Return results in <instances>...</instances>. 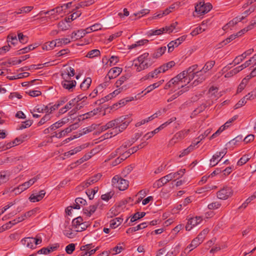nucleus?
Segmentation results:
<instances>
[{
  "instance_id": "42",
  "label": "nucleus",
  "mask_w": 256,
  "mask_h": 256,
  "mask_svg": "<svg viewBox=\"0 0 256 256\" xmlns=\"http://www.w3.org/2000/svg\"><path fill=\"white\" fill-rule=\"evenodd\" d=\"M82 150V148L80 146H78L68 152H67L64 153V156L66 157H70L71 156H72L77 152H80Z\"/></svg>"
},
{
  "instance_id": "5",
  "label": "nucleus",
  "mask_w": 256,
  "mask_h": 256,
  "mask_svg": "<svg viewBox=\"0 0 256 256\" xmlns=\"http://www.w3.org/2000/svg\"><path fill=\"white\" fill-rule=\"evenodd\" d=\"M212 8V5L210 3L204 4L200 2L195 6V12L200 16L208 13Z\"/></svg>"
},
{
  "instance_id": "57",
  "label": "nucleus",
  "mask_w": 256,
  "mask_h": 256,
  "mask_svg": "<svg viewBox=\"0 0 256 256\" xmlns=\"http://www.w3.org/2000/svg\"><path fill=\"white\" fill-rule=\"evenodd\" d=\"M164 32V28H162L158 30H151L149 32V35L150 36H154V35H160L163 33Z\"/></svg>"
},
{
  "instance_id": "45",
  "label": "nucleus",
  "mask_w": 256,
  "mask_h": 256,
  "mask_svg": "<svg viewBox=\"0 0 256 256\" xmlns=\"http://www.w3.org/2000/svg\"><path fill=\"white\" fill-rule=\"evenodd\" d=\"M100 51L98 50L94 49L90 51L86 54V57L89 58H93L100 56Z\"/></svg>"
},
{
  "instance_id": "6",
  "label": "nucleus",
  "mask_w": 256,
  "mask_h": 256,
  "mask_svg": "<svg viewBox=\"0 0 256 256\" xmlns=\"http://www.w3.org/2000/svg\"><path fill=\"white\" fill-rule=\"evenodd\" d=\"M233 194L232 188L228 186H224L216 192V196L220 200H226Z\"/></svg>"
},
{
  "instance_id": "28",
  "label": "nucleus",
  "mask_w": 256,
  "mask_h": 256,
  "mask_svg": "<svg viewBox=\"0 0 256 256\" xmlns=\"http://www.w3.org/2000/svg\"><path fill=\"white\" fill-rule=\"evenodd\" d=\"M57 246L43 248L38 252V254H48L56 250Z\"/></svg>"
},
{
  "instance_id": "24",
  "label": "nucleus",
  "mask_w": 256,
  "mask_h": 256,
  "mask_svg": "<svg viewBox=\"0 0 256 256\" xmlns=\"http://www.w3.org/2000/svg\"><path fill=\"white\" fill-rule=\"evenodd\" d=\"M6 42L8 44H12V45H16L18 42L16 36L15 34H10L6 38Z\"/></svg>"
},
{
  "instance_id": "31",
  "label": "nucleus",
  "mask_w": 256,
  "mask_h": 256,
  "mask_svg": "<svg viewBox=\"0 0 256 256\" xmlns=\"http://www.w3.org/2000/svg\"><path fill=\"white\" fill-rule=\"evenodd\" d=\"M146 215V212H137L135 213L130 218V222H133L138 220H139Z\"/></svg>"
},
{
  "instance_id": "61",
  "label": "nucleus",
  "mask_w": 256,
  "mask_h": 256,
  "mask_svg": "<svg viewBox=\"0 0 256 256\" xmlns=\"http://www.w3.org/2000/svg\"><path fill=\"white\" fill-rule=\"evenodd\" d=\"M70 132V129H68V128L64 130L60 131L58 134H56V136L58 138H61L64 136L65 134Z\"/></svg>"
},
{
  "instance_id": "43",
  "label": "nucleus",
  "mask_w": 256,
  "mask_h": 256,
  "mask_svg": "<svg viewBox=\"0 0 256 256\" xmlns=\"http://www.w3.org/2000/svg\"><path fill=\"white\" fill-rule=\"evenodd\" d=\"M249 154H245L243 156L238 162L237 164L239 166H242L245 164L250 159Z\"/></svg>"
},
{
  "instance_id": "35",
  "label": "nucleus",
  "mask_w": 256,
  "mask_h": 256,
  "mask_svg": "<svg viewBox=\"0 0 256 256\" xmlns=\"http://www.w3.org/2000/svg\"><path fill=\"white\" fill-rule=\"evenodd\" d=\"M9 175L7 172L2 171L0 172V185L6 182L8 180Z\"/></svg>"
},
{
  "instance_id": "51",
  "label": "nucleus",
  "mask_w": 256,
  "mask_h": 256,
  "mask_svg": "<svg viewBox=\"0 0 256 256\" xmlns=\"http://www.w3.org/2000/svg\"><path fill=\"white\" fill-rule=\"evenodd\" d=\"M177 25L178 22H176L168 26H166L165 28H164V32H168V33L172 32L174 29H176Z\"/></svg>"
},
{
  "instance_id": "27",
  "label": "nucleus",
  "mask_w": 256,
  "mask_h": 256,
  "mask_svg": "<svg viewBox=\"0 0 256 256\" xmlns=\"http://www.w3.org/2000/svg\"><path fill=\"white\" fill-rule=\"evenodd\" d=\"M123 219L120 217L116 218L110 222V226L112 228L118 227L122 222Z\"/></svg>"
},
{
  "instance_id": "63",
  "label": "nucleus",
  "mask_w": 256,
  "mask_h": 256,
  "mask_svg": "<svg viewBox=\"0 0 256 256\" xmlns=\"http://www.w3.org/2000/svg\"><path fill=\"white\" fill-rule=\"evenodd\" d=\"M119 60L118 57L116 56H112L108 60V62L110 66L115 65Z\"/></svg>"
},
{
  "instance_id": "18",
  "label": "nucleus",
  "mask_w": 256,
  "mask_h": 256,
  "mask_svg": "<svg viewBox=\"0 0 256 256\" xmlns=\"http://www.w3.org/2000/svg\"><path fill=\"white\" fill-rule=\"evenodd\" d=\"M74 70L72 67H68V68L66 69V71L62 73L61 76L62 78L70 79V77L74 76Z\"/></svg>"
},
{
  "instance_id": "2",
  "label": "nucleus",
  "mask_w": 256,
  "mask_h": 256,
  "mask_svg": "<svg viewBox=\"0 0 256 256\" xmlns=\"http://www.w3.org/2000/svg\"><path fill=\"white\" fill-rule=\"evenodd\" d=\"M148 52H145L134 60L132 66L138 72H141L150 67L154 63Z\"/></svg>"
},
{
  "instance_id": "29",
  "label": "nucleus",
  "mask_w": 256,
  "mask_h": 256,
  "mask_svg": "<svg viewBox=\"0 0 256 256\" xmlns=\"http://www.w3.org/2000/svg\"><path fill=\"white\" fill-rule=\"evenodd\" d=\"M33 8L34 7L32 6H24L19 8L17 11L14 12V13L16 14L28 13L33 9Z\"/></svg>"
},
{
  "instance_id": "41",
  "label": "nucleus",
  "mask_w": 256,
  "mask_h": 256,
  "mask_svg": "<svg viewBox=\"0 0 256 256\" xmlns=\"http://www.w3.org/2000/svg\"><path fill=\"white\" fill-rule=\"evenodd\" d=\"M82 221L83 220L82 218L80 216H78L72 220V226L76 228H79L80 226L83 223Z\"/></svg>"
},
{
  "instance_id": "56",
  "label": "nucleus",
  "mask_w": 256,
  "mask_h": 256,
  "mask_svg": "<svg viewBox=\"0 0 256 256\" xmlns=\"http://www.w3.org/2000/svg\"><path fill=\"white\" fill-rule=\"evenodd\" d=\"M238 118V115H235L233 117H232L230 119L228 120L223 126H221L222 128H224V130L226 128H228L230 124L236 120Z\"/></svg>"
},
{
  "instance_id": "11",
  "label": "nucleus",
  "mask_w": 256,
  "mask_h": 256,
  "mask_svg": "<svg viewBox=\"0 0 256 256\" xmlns=\"http://www.w3.org/2000/svg\"><path fill=\"white\" fill-rule=\"evenodd\" d=\"M204 72L202 70L200 71L196 72V78L192 84V86H196L198 84L202 82L206 79V77L204 75Z\"/></svg>"
},
{
  "instance_id": "26",
  "label": "nucleus",
  "mask_w": 256,
  "mask_h": 256,
  "mask_svg": "<svg viewBox=\"0 0 256 256\" xmlns=\"http://www.w3.org/2000/svg\"><path fill=\"white\" fill-rule=\"evenodd\" d=\"M92 83V80L90 78H87L80 84V88L83 90H86L88 88Z\"/></svg>"
},
{
  "instance_id": "10",
  "label": "nucleus",
  "mask_w": 256,
  "mask_h": 256,
  "mask_svg": "<svg viewBox=\"0 0 256 256\" xmlns=\"http://www.w3.org/2000/svg\"><path fill=\"white\" fill-rule=\"evenodd\" d=\"M122 72V68L120 67H114L109 70L106 78L108 76L110 80L114 78L119 76Z\"/></svg>"
},
{
  "instance_id": "47",
  "label": "nucleus",
  "mask_w": 256,
  "mask_h": 256,
  "mask_svg": "<svg viewBox=\"0 0 256 256\" xmlns=\"http://www.w3.org/2000/svg\"><path fill=\"white\" fill-rule=\"evenodd\" d=\"M187 37L186 35H184L180 38H178L174 40H172L174 44H175L176 47H178L184 41Z\"/></svg>"
},
{
  "instance_id": "23",
  "label": "nucleus",
  "mask_w": 256,
  "mask_h": 256,
  "mask_svg": "<svg viewBox=\"0 0 256 256\" xmlns=\"http://www.w3.org/2000/svg\"><path fill=\"white\" fill-rule=\"evenodd\" d=\"M195 145L194 144V142H192V144L186 148L179 155L180 158L183 157L184 156L188 154L190 152L192 151L195 147Z\"/></svg>"
},
{
  "instance_id": "37",
  "label": "nucleus",
  "mask_w": 256,
  "mask_h": 256,
  "mask_svg": "<svg viewBox=\"0 0 256 256\" xmlns=\"http://www.w3.org/2000/svg\"><path fill=\"white\" fill-rule=\"evenodd\" d=\"M255 10H256V4L252 5L250 7V8L248 10L244 11L242 14V16H240V18H242L244 20L245 18L248 16L250 14L254 12Z\"/></svg>"
},
{
  "instance_id": "39",
  "label": "nucleus",
  "mask_w": 256,
  "mask_h": 256,
  "mask_svg": "<svg viewBox=\"0 0 256 256\" xmlns=\"http://www.w3.org/2000/svg\"><path fill=\"white\" fill-rule=\"evenodd\" d=\"M32 184V182H30V180H28L22 184L18 186L17 188V189L20 191V192H22L24 191V190H26L28 188H30Z\"/></svg>"
},
{
  "instance_id": "59",
  "label": "nucleus",
  "mask_w": 256,
  "mask_h": 256,
  "mask_svg": "<svg viewBox=\"0 0 256 256\" xmlns=\"http://www.w3.org/2000/svg\"><path fill=\"white\" fill-rule=\"evenodd\" d=\"M204 31V28H202L201 26H198L192 31V32H190V34L192 36H195L202 32Z\"/></svg>"
},
{
  "instance_id": "46",
  "label": "nucleus",
  "mask_w": 256,
  "mask_h": 256,
  "mask_svg": "<svg viewBox=\"0 0 256 256\" xmlns=\"http://www.w3.org/2000/svg\"><path fill=\"white\" fill-rule=\"evenodd\" d=\"M237 35H234V34H232L230 35L228 38H226L220 44L222 46H225L227 44H228L230 43L231 41L233 40L235 38H236Z\"/></svg>"
},
{
  "instance_id": "48",
  "label": "nucleus",
  "mask_w": 256,
  "mask_h": 256,
  "mask_svg": "<svg viewBox=\"0 0 256 256\" xmlns=\"http://www.w3.org/2000/svg\"><path fill=\"white\" fill-rule=\"evenodd\" d=\"M221 206V204L218 202H214L208 206V209L210 210H215Z\"/></svg>"
},
{
  "instance_id": "34",
  "label": "nucleus",
  "mask_w": 256,
  "mask_h": 256,
  "mask_svg": "<svg viewBox=\"0 0 256 256\" xmlns=\"http://www.w3.org/2000/svg\"><path fill=\"white\" fill-rule=\"evenodd\" d=\"M148 40L144 39L140 40L138 42H136V43L132 44V45L129 46L128 49H132L136 48L137 46H142L148 42Z\"/></svg>"
},
{
  "instance_id": "53",
  "label": "nucleus",
  "mask_w": 256,
  "mask_h": 256,
  "mask_svg": "<svg viewBox=\"0 0 256 256\" xmlns=\"http://www.w3.org/2000/svg\"><path fill=\"white\" fill-rule=\"evenodd\" d=\"M58 42V46H62V44H66L70 42V40L69 38H62L56 39Z\"/></svg>"
},
{
  "instance_id": "13",
  "label": "nucleus",
  "mask_w": 256,
  "mask_h": 256,
  "mask_svg": "<svg viewBox=\"0 0 256 256\" xmlns=\"http://www.w3.org/2000/svg\"><path fill=\"white\" fill-rule=\"evenodd\" d=\"M46 194L44 190H41L38 194H32L29 198L31 202H34L42 200Z\"/></svg>"
},
{
  "instance_id": "8",
  "label": "nucleus",
  "mask_w": 256,
  "mask_h": 256,
  "mask_svg": "<svg viewBox=\"0 0 256 256\" xmlns=\"http://www.w3.org/2000/svg\"><path fill=\"white\" fill-rule=\"evenodd\" d=\"M202 220V219L200 216H196L190 218L186 226V230L188 231L191 230L193 227L200 224Z\"/></svg>"
},
{
  "instance_id": "44",
  "label": "nucleus",
  "mask_w": 256,
  "mask_h": 256,
  "mask_svg": "<svg viewBox=\"0 0 256 256\" xmlns=\"http://www.w3.org/2000/svg\"><path fill=\"white\" fill-rule=\"evenodd\" d=\"M82 14V12L80 11H77L72 14L69 18H66L65 19L66 22H70V20H74L77 18L79 17Z\"/></svg>"
},
{
  "instance_id": "16",
  "label": "nucleus",
  "mask_w": 256,
  "mask_h": 256,
  "mask_svg": "<svg viewBox=\"0 0 256 256\" xmlns=\"http://www.w3.org/2000/svg\"><path fill=\"white\" fill-rule=\"evenodd\" d=\"M166 46H162L156 49L152 54L153 58H158L160 57L166 52Z\"/></svg>"
},
{
  "instance_id": "58",
  "label": "nucleus",
  "mask_w": 256,
  "mask_h": 256,
  "mask_svg": "<svg viewBox=\"0 0 256 256\" xmlns=\"http://www.w3.org/2000/svg\"><path fill=\"white\" fill-rule=\"evenodd\" d=\"M75 250V244H70L66 247V252L68 254H72Z\"/></svg>"
},
{
  "instance_id": "9",
  "label": "nucleus",
  "mask_w": 256,
  "mask_h": 256,
  "mask_svg": "<svg viewBox=\"0 0 256 256\" xmlns=\"http://www.w3.org/2000/svg\"><path fill=\"white\" fill-rule=\"evenodd\" d=\"M62 87L70 92H72L73 88H75L76 82V80H70L69 78H62Z\"/></svg>"
},
{
  "instance_id": "1",
  "label": "nucleus",
  "mask_w": 256,
  "mask_h": 256,
  "mask_svg": "<svg viewBox=\"0 0 256 256\" xmlns=\"http://www.w3.org/2000/svg\"><path fill=\"white\" fill-rule=\"evenodd\" d=\"M132 118L128 116H120L107 122L106 125L108 129L112 128L110 137L116 136L123 132L132 122Z\"/></svg>"
},
{
  "instance_id": "25",
  "label": "nucleus",
  "mask_w": 256,
  "mask_h": 256,
  "mask_svg": "<svg viewBox=\"0 0 256 256\" xmlns=\"http://www.w3.org/2000/svg\"><path fill=\"white\" fill-rule=\"evenodd\" d=\"M172 84L178 85V88H184V84L182 82H180V80L178 79L177 76L171 79L166 85H168V86H170Z\"/></svg>"
},
{
  "instance_id": "52",
  "label": "nucleus",
  "mask_w": 256,
  "mask_h": 256,
  "mask_svg": "<svg viewBox=\"0 0 256 256\" xmlns=\"http://www.w3.org/2000/svg\"><path fill=\"white\" fill-rule=\"evenodd\" d=\"M67 22H66V19H64V20L60 22L58 24V28H60L62 30H67L69 27V26L66 24Z\"/></svg>"
},
{
  "instance_id": "3",
  "label": "nucleus",
  "mask_w": 256,
  "mask_h": 256,
  "mask_svg": "<svg viewBox=\"0 0 256 256\" xmlns=\"http://www.w3.org/2000/svg\"><path fill=\"white\" fill-rule=\"evenodd\" d=\"M185 172V169H180L177 172L170 173L156 180L153 184V187L160 188L173 179H178L181 178Z\"/></svg>"
},
{
  "instance_id": "20",
  "label": "nucleus",
  "mask_w": 256,
  "mask_h": 256,
  "mask_svg": "<svg viewBox=\"0 0 256 256\" xmlns=\"http://www.w3.org/2000/svg\"><path fill=\"white\" fill-rule=\"evenodd\" d=\"M36 48V46H34L32 44H30L28 46H26L24 48H22L18 50L16 52V53L15 54L16 55H20L22 54H24L26 53H27L29 52L30 51L34 50Z\"/></svg>"
},
{
  "instance_id": "60",
  "label": "nucleus",
  "mask_w": 256,
  "mask_h": 256,
  "mask_svg": "<svg viewBox=\"0 0 256 256\" xmlns=\"http://www.w3.org/2000/svg\"><path fill=\"white\" fill-rule=\"evenodd\" d=\"M32 124V122L30 120H27L25 122H22V124L20 126V130L29 128Z\"/></svg>"
},
{
  "instance_id": "40",
  "label": "nucleus",
  "mask_w": 256,
  "mask_h": 256,
  "mask_svg": "<svg viewBox=\"0 0 256 256\" xmlns=\"http://www.w3.org/2000/svg\"><path fill=\"white\" fill-rule=\"evenodd\" d=\"M215 64V61L214 60H210L206 62L202 70H204V72L206 73V72L211 70L212 67L214 66Z\"/></svg>"
},
{
  "instance_id": "36",
  "label": "nucleus",
  "mask_w": 256,
  "mask_h": 256,
  "mask_svg": "<svg viewBox=\"0 0 256 256\" xmlns=\"http://www.w3.org/2000/svg\"><path fill=\"white\" fill-rule=\"evenodd\" d=\"M175 65V62L174 61H170L165 64H164L160 66V70H162V72H164L168 70L169 68H172Z\"/></svg>"
},
{
  "instance_id": "54",
  "label": "nucleus",
  "mask_w": 256,
  "mask_h": 256,
  "mask_svg": "<svg viewBox=\"0 0 256 256\" xmlns=\"http://www.w3.org/2000/svg\"><path fill=\"white\" fill-rule=\"evenodd\" d=\"M247 84L246 78H244L240 84L238 86L237 89V93H239L242 92V90L246 86Z\"/></svg>"
},
{
  "instance_id": "62",
  "label": "nucleus",
  "mask_w": 256,
  "mask_h": 256,
  "mask_svg": "<svg viewBox=\"0 0 256 256\" xmlns=\"http://www.w3.org/2000/svg\"><path fill=\"white\" fill-rule=\"evenodd\" d=\"M128 78L126 76H122L115 83L116 88H119L126 80Z\"/></svg>"
},
{
  "instance_id": "22",
  "label": "nucleus",
  "mask_w": 256,
  "mask_h": 256,
  "mask_svg": "<svg viewBox=\"0 0 256 256\" xmlns=\"http://www.w3.org/2000/svg\"><path fill=\"white\" fill-rule=\"evenodd\" d=\"M190 132V129L188 130H180L175 134L178 136L179 140L180 141L182 140H183L186 136Z\"/></svg>"
},
{
  "instance_id": "4",
  "label": "nucleus",
  "mask_w": 256,
  "mask_h": 256,
  "mask_svg": "<svg viewBox=\"0 0 256 256\" xmlns=\"http://www.w3.org/2000/svg\"><path fill=\"white\" fill-rule=\"evenodd\" d=\"M112 182L113 186L118 188L120 190H124L128 186V180L116 175L112 178Z\"/></svg>"
},
{
  "instance_id": "38",
  "label": "nucleus",
  "mask_w": 256,
  "mask_h": 256,
  "mask_svg": "<svg viewBox=\"0 0 256 256\" xmlns=\"http://www.w3.org/2000/svg\"><path fill=\"white\" fill-rule=\"evenodd\" d=\"M98 187H94L92 189H88L86 190V194L90 200H91L94 198V196L98 192Z\"/></svg>"
},
{
  "instance_id": "21",
  "label": "nucleus",
  "mask_w": 256,
  "mask_h": 256,
  "mask_svg": "<svg viewBox=\"0 0 256 256\" xmlns=\"http://www.w3.org/2000/svg\"><path fill=\"white\" fill-rule=\"evenodd\" d=\"M86 202L85 200L82 198H78L75 200V204H74L72 208L74 209H80V205H85Z\"/></svg>"
},
{
  "instance_id": "17",
  "label": "nucleus",
  "mask_w": 256,
  "mask_h": 256,
  "mask_svg": "<svg viewBox=\"0 0 256 256\" xmlns=\"http://www.w3.org/2000/svg\"><path fill=\"white\" fill-rule=\"evenodd\" d=\"M91 26L84 29V30H78L77 32H72V34L70 35L71 39H73L75 38V36L78 34L80 33V36H84L86 34L90 33L92 31V30L90 29Z\"/></svg>"
},
{
  "instance_id": "50",
  "label": "nucleus",
  "mask_w": 256,
  "mask_h": 256,
  "mask_svg": "<svg viewBox=\"0 0 256 256\" xmlns=\"http://www.w3.org/2000/svg\"><path fill=\"white\" fill-rule=\"evenodd\" d=\"M245 99L247 100H252L256 98V88L254 90L249 92L248 94L244 96Z\"/></svg>"
},
{
  "instance_id": "19",
  "label": "nucleus",
  "mask_w": 256,
  "mask_h": 256,
  "mask_svg": "<svg viewBox=\"0 0 256 256\" xmlns=\"http://www.w3.org/2000/svg\"><path fill=\"white\" fill-rule=\"evenodd\" d=\"M243 20L242 18H240V16H237L234 18H233L232 20H230L228 23L226 25H225L223 29L226 30L228 28H230L234 26L235 24H238V22H241Z\"/></svg>"
},
{
  "instance_id": "55",
  "label": "nucleus",
  "mask_w": 256,
  "mask_h": 256,
  "mask_svg": "<svg viewBox=\"0 0 256 256\" xmlns=\"http://www.w3.org/2000/svg\"><path fill=\"white\" fill-rule=\"evenodd\" d=\"M112 97H113L112 94H110L107 95L106 96H104V98H102L101 99L98 100L96 102V104H103L104 102H106V101H108L109 100L111 99Z\"/></svg>"
},
{
  "instance_id": "30",
  "label": "nucleus",
  "mask_w": 256,
  "mask_h": 256,
  "mask_svg": "<svg viewBox=\"0 0 256 256\" xmlns=\"http://www.w3.org/2000/svg\"><path fill=\"white\" fill-rule=\"evenodd\" d=\"M211 130L210 129H208L202 134L198 136L196 140H198V141L196 142H194V144L195 146L198 144L202 140L204 139L210 132Z\"/></svg>"
},
{
  "instance_id": "15",
  "label": "nucleus",
  "mask_w": 256,
  "mask_h": 256,
  "mask_svg": "<svg viewBox=\"0 0 256 256\" xmlns=\"http://www.w3.org/2000/svg\"><path fill=\"white\" fill-rule=\"evenodd\" d=\"M21 242L23 245L26 246V247L34 248V238H25L22 240Z\"/></svg>"
},
{
  "instance_id": "49",
  "label": "nucleus",
  "mask_w": 256,
  "mask_h": 256,
  "mask_svg": "<svg viewBox=\"0 0 256 256\" xmlns=\"http://www.w3.org/2000/svg\"><path fill=\"white\" fill-rule=\"evenodd\" d=\"M51 116L49 114H46L38 122V126H41L46 122L50 120L51 118Z\"/></svg>"
},
{
  "instance_id": "64",
  "label": "nucleus",
  "mask_w": 256,
  "mask_h": 256,
  "mask_svg": "<svg viewBox=\"0 0 256 256\" xmlns=\"http://www.w3.org/2000/svg\"><path fill=\"white\" fill-rule=\"evenodd\" d=\"M208 230L207 229L204 230L198 234L196 238L202 242L206 236L208 234Z\"/></svg>"
},
{
  "instance_id": "14",
  "label": "nucleus",
  "mask_w": 256,
  "mask_h": 256,
  "mask_svg": "<svg viewBox=\"0 0 256 256\" xmlns=\"http://www.w3.org/2000/svg\"><path fill=\"white\" fill-rule=\"evenodd\" d=\"M162 72L161 70H160V68L159 67L158 68L155 69L154 70L149 72L146 75L142 77L140 80L142 81L156 78L157 77L158 75Z\"/></svg>"
},
{
  "instance_id": "33",
  "label": "nucleus",
  "mask_w": 256,
  "mask_h": 256,
  "mask_svg": "<svg viewBox=\"0 0 256 256\" xmlns=\"http://www.w3.org/2000/svg\"><path fill=\"white\" fill-rule=\"evenodd\" d=\"M171 12V10H170V8H166L164 11H160L158 14H154L152 16V19H156V18H161L164 16H166L169 14Z\"/></svg>"
},
{
  "instance_id": "7",
  "label": "nucleus",
  "mask_w": 256,
  "mask_h": 256,
  "mask_svg": "<svg viewBox=\"0 0 256 256\" xmlns=\"http://www.w3.org/2000/svg\"><path fill=\"white\" fill-rule=\"evenodd\" d=\"M102 177V174L100 173L94 174L91 176L88 179L86 180L85 182H82L80 186H78L79 190L80 188H86L88 187L92 184H94L97 182Z\"/></svg>"
},
{
  "instance_id": "32",
  "label": "nucleus",
  "mask_w": 256,
  "mask_h": 256,
  "mask_svg": "<svg viewBox=\"0 0 256 256\" xmlns=\"http://www.w3.org/2000/svg\"><path fill=\"white\" fill-rule=\"evenodd\" d=\"M148 143L146 142H143L138 146H134L132 148H130L128 150L129 153L130 152V154H132L136 152H137L138 150L144 147L147 145Z\"/></svg>"
},
{
  "instance_id": "12",
  "label": "nucleus",
  "mask_w": 256,
  "mask_h": 256,
  "mask_svg": "<svg viewBox=\"0 0 256 256\" xmlns=\"http://www.w3.org/2000/svg\"><path fill=\"white\" fill-rule=\"evenodd\" d=\"M76 103V99L73 98L70 100L63 108H60L58 114L60 115L66 113L68 110L72 108Z\"/></svg>"
}]
</instances>
